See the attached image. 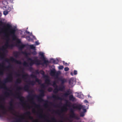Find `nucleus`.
Here are the masks:
<instances>
[{
	"instance_id": "nucleus-1",
	"label": "nucleus",
	"mask_w": 122,
	"mask_h": 122,
	"mask_svg": "<svg viewBox=\"0 0 122 122\" xmlns=\"http://www.w3.org/2000/svg\"><path fill=\"white\" fill-rule=\"evenodd\" d=\"M40 93L38 95L35 94H32L29 95L27 97L28 99L31 100L32 103L35 105L36 107L38 108L40 107V105L36 104L34 101V98L35 97L36 98L39 102H44L46 103L44 104L45 106L47 107L48 106L47 103L48 101L47 100H45L42 99V97L45 96L44 94V91L43 89H41L40 91Z\"/></svg>"
},
{
	"instance_id": "nucleus-2",
	"label": "nucleus",
	"mask_w": 122,
	"mask_h": 122,
	"mask_svg": "<svg viewBox=\"0 0 122 122\" xmlns=\"http://www.w3.org/2000/svg\"><path fill=\"white\" fill-rule=\"evenodd\" d=\"M39 56H41V57H40V59H42L43 61H44L43 63H41V60H39L37 59V57H35V60H33L31 58L28 57L27 58V60L28 61H30V62L29 63V65L30 66H32L34 64H35L37 65H47L48 64L51 62V61H49L48 60H46L45 58L44 53L42 52H39Z\"/></svg>"
},
{
	"instance_id": "nucleus-3",
	"label": "nucleus",
	"mask_w": 122,
	"mask_h": 122,
	"mask_svg": "<svg viewBox=\"0 0 122 122\" xmlns=\"http://www.w3.org/2000/svg\"><path fill=\"white\" fill-rule=\"evenodd\" d=\"M16 91L18 92L16 93L15 95L14 96L15 97H17V98L19 99L20 102L22 103L24 105L25 104V101L24 97L21 96V92L20 90H23L26 91H28L29 89V86L28 85H25L24 87L18 86H16Z\"/></svg>"
},
{
	"instance_id": "nucleus-4",
	"label": "nucleus",
	"mask_w": 122,
	"mask_h": 122,
	"mask_svg": "<svg viewBox=\"0 0 122 122\" xmlns=\"http://www.w3.org/2000/svg\"><path fill=\"white\" fill-rule=\"evenodd\" d=\"M13 80V77L11 73L9 74L8 76L5 79L3 82L0 81V83L2 84V85H0V88H3L7 91H9L10 93H11V91L6 86L5 83L8 82H11Z\"/></svg>"
},
{
	"instance_id": "nucleus-5",
	"label": "nucleus",
	"mask_w": 122,
	"mask_h": 122,
	"mask_svg": "<svg viewBox=\"0 0 122 122\" xmlns=\"http://www.w3.org/2000/svg\"><path fill=\"white\" fill-rule=\"evenodd\" d=\"M6 27L10 29L9 31L10 35L11 36L13 40L15 41L16 38V36L15 35L16 30L15 28H11L12 26L11 25L7 24L6 25Z\"/></svg>"
},
{
	"instance_id": "nucleus-6",
	"label": "nucleus",
	"mask_w": 122,
	"mask_h": 122,
	"mask_svg": "<svg viewBox=\"0 0 122 122\" xmlns=\"http://www.w3.org/2000/svg\"><path fill=\"white\" fill-rule=\"evenodd\" d=\"M10 60L17 64H19L20 65H21L22 64V62L20 61L14 59L13 57H11L10 59V60L8 58H6L5 60V61L7 62H9Z\"/></svg>"
},
{
	"instance_id": "nucleus-7",
	"label": "nucleus",
	"mask_w": 122,
	"mask_h": 122,
	"mask_svg": "<svg viewBox=\"0 0 122 122\" xmlns=\"http://www.w3.org/2000/svg\"><path fill=\"white\" fill-rule=\"evenodd\" d=\"M14 46L13 44L9 45L8 42H6V44L4 46H2L1 48H0V51L1 50L3 51H4L8 48H12Z\"/></svg>"
},
{
	"instance_id": "nucleus-8",
	"label": "nucleus",
	"mask_w": 122,
	"mask_h": 122,
	"mask_svg": "<svg viewBox=\"0 0 122 122\" xmlns=\"http://www.w3.org/2000/svg\"><path fill=\"white\" fill-rule=\"evenodd\" d=\"M71 106L73 108L79 110H80L81 109H82L83 111V112L84 113L86 112V109L84 108V106H81V105H76V106H74V105L73 104Z\"/></svg>"
},
{
	"instance_id": "nucleus-9",
	"label": "nucleus",
	"mask_w": 122,
	"mask_h": 122,
	"mask_svg": "<svg viewBox=\"0 0 122 122\" xmlns=\"http://www.w3.org/2000/svg\"><path fill=\"white\" fill-rule=\"evenodd\" d=\"M50 74L51 76H55L56 77H57L59 74V73L56 72L55 69L51 70Z\"/></svg>"
},
{
	"instance_id": "nucleus-10",
	"label": "nucleus",
	"mask_w": 122,
	"mask_h": 122,
	"mask_svg": "<svg viewBox=\"0 0 122 122\" xmlns=\"http://www.w3.org/2000/svg\"><path fill=\"white\" fill-rule=\"evenodd\" d=\"M9 110L10 111H11V113L12 114L16 117H19V116L17 115V112L14 109V106L10 107L9 108Z\"/></svg>"
},
{
	"instance_id": "nucleus-11",
	"label": "nucleus",
	"mask_w": 122,
	"mask_h": 122,
	"mask_svg": "<svg viewBox=\"0 0 122 122\" xmlns=\"http://www.w3.org/2000/svg\"><path fill=\"white\" fill-rule=\"evenodd\" d=\"M51 98H52L55 100H62L63 99L61 97H59L58 95H53L51 97H47L48 99H50Z\"/></svg>"
},
{
	"instance_id": "nucleus-12",
	"label": "nucleus",
	"mask_w": 122,
	"mask_h": 122,
	"mask_svg": "<svg viewBox=\"0 0 122 122\" xmlns=\"http://www.w3.org/2000/svg\"><path fill=\"white\" fill-rule=\"evenodd\" d=\"M30 76L32 78H35L36 81L38 82L39 84H40L41 83V81L37 78V76L36 75L32 74L30 75Z\"/></svg>"
},
{
	"instance_id": "nucleus-13",
	"label": "nucleus",
	"mask_w": 122,
	"mask_h": 122,
	"mask_svg": "<svg viewBox=\"0 0 122 122\" xmlns=\"http://www.w3.org/2000/svg\"><path fill=\"white\" fill-rule=\"evenodd\" d=\"M44 77L46 78L45 80V83L48 85H51V81L48 78V76L47 75H45Z\"/></svg>"
},
{
	"instance_id": "nucleus-14",
	"label": "nucleus",
	"mask_w": 122,
	"mask_h": 122,
	"mask_svg": "<svg viewBox=\"0 0 122 122\" xmlns=\"http://www.w3.org/2000/svg\"><path fill=\"white\" fill-rule=\"evenodd\" d=\"M32 112L33 113H36V112L35 109H33L32 110ZM37 115H38L39 117L40 118H42L43 117V116L45 117H46V116L45 115H43L42 114H39L37 112H36Z\"/></svg>"
},
{
	"instance_id": "nucleus-15",
	"label": "nucleus",
	"mask_w": 122,
	"mask_h": 122,
	"mask_svg": "<svg viewBox=\"0 0 122 122\" xmlns=\"http://www.w3.org/2000/svg\"><path fill=\"white\" fill-rule=\"evenodd\" d=\"M70 117L72 118H75L77 120L79 119V117L77 116L75 114V113H71L70 115Z\"/></svg>"
},
{
	"instance_id": "nucleus-16",
	"label": "nucleus",
	"mask_w": 122,
	"mask_h": 122,
	"mask_svg": "<svg viewBox=\"0 0 122 122\" xmlns=\"http://www.w3.org/2000/svg\"><path fill=\"white\" fill-rule=\"evenodd\" d=\"M0 107L2 108L3 110L2 111V113L4 114H6L7 111L5 109L4 106L2 105L0 106Z\"/></svg>"
},
{
	"instance_id": "nucleus-17",
	"label": "nucleus",
	"mask_w": 122,
	"mask_h": 122,
	"mask_svg": "<svg viewBox=\"0 0 122 122\" xmlns=\"http://www.w3.org/2000/svg\"><path fill=\"white\" fill-rule=\"evenodd\" d=\"M71 91L69 90H68L66 93L63 94L62 96H63L65 97H67L69 95L71 94Z\"/></svg>"
},
{
	"instance_id": "nucleus-18",
	"label": "nucleus",
	"mask_w": 122,
	"mask_h": 122,
	"mask_svg": "<svg viewBox=\"0 0 122 122\" xmlns=\"http://www.w3.org/2000/svg\"><path fill=\"white\" fill-rule=\"evenodd\" d=\"M69 98L70 100L73 102L76 101V98L73 97L72 95H70L69 96Z\"/></svg>"
},
{
	"instance_id": "nucleus-19",
	"label": "nucleus",
	"mask_w": 122,
	"mask_h": 122,
	"mask_svg": "<svg viewBox=\"0 0 122 122\" xmlns=\"http://www.w3.org/2000/svg\"><path fill=\"white\" fill-rule=\"evenodd\" d=\"M59 81L61 82V85H63L67 81L66 80L65 78H60L59 79Z\"/></svg>"
},
{
	"instance_id": "nucleus-20",
	"label": "nucleus",
	"mask_w": 122,
	"mask_h": 122,
	"mask_svg": "<svg viewBox=\"0 0 122 122\" xmlns=\"http://www.w3.org/2000/svg\"><path fill=\"white\" fill-rule=\"evenodd\" d=\"M24 114L28 116L29 119L32 120L33 119V117L30 116L31 114V113L30 111L27 112L25 113Z\"/></svg>"
},
{
	"instance_id": "nucleus-21",
	"label": "nucleus",
	"mask_w": 122,
	"mask_h": 122,
	"mask_svg": "<svg viewBox=\"0 0 122 122\" xmlns=\"http://www.w3.org/2000/svg\"><path fill=\"white\" fill-rule=\"evenodd\" d=\"M17 46L19 48V49L20 50H22L23 48H24L25 46V45L23 44L22 43H21L20 45H18Z\"/></svg>"
},
{
	"instance_id": "nucleus-22",
	"label": "nucleus",
	"mask_w": 122,
	"mask_h": 122,
	"mask_svg": "<svg viewBox=\"0 0 122 122\" xmlns=\"http://www.w3.org/2000/svg\"><path fill=\"white\" fill-rule=\"evenodd\" d=\"M26 82L28 83L29 85L33 86L35 84V82L33 81H26Z\"/></svg>"
},
{
	"instance_id": "nucleus-23",
	"label": "nucleus",
	"mask_w": 122,
	"mask_h": 122,
	"mask_svg": "<svg viewBox=\"0 0 122 122\" xmlns=\"http://www.w3.org/2000/svg\"><path fill=\"white\" fill-rule=\"evenodd\" d=\"M74 82L73 79V78H71L70 79L69 81V84L71 85H73Z\"/></svg>"
},
{
	"instance_id": "nucleus-24",
	"label": "nucleus",
	"mask_w": 122,
	"mask_h": 122,
	"mask_svg": "<svg viewBox=\"0 0 122 122\" xmlns=\"http://www.w3.org/2000/svg\"><path fill=\"white\" fill-rule=\"evenodd\" d=\"M22 82V80L20 78H18L17 79L15 82V85L20 83Z\"/></svg>"
},
{
	"instance_id": "nucleus-25",
	"label": "nucleus",
	"mask_w": 122,
	"mask_h": 122,
	"mask_svg": "<svg viewBox=\"0 0 122 122\" xmlns=\"http://www.w3.org/2000/svg\"><path fill=\"white\" fill-rule=\"evenodd\" d=\"M65 86L63 85H61V86L59 87L58 89L59 91H62L65 89Z\"/></svg>"
},
{
	"instance_id": "nucleus-26",
	"label": "nucleus",
	"mask_w": 122,
	"mask_h": 122,
	"mask_svg": "<svg viewBox=\"0 0 122 122\" xmlns=\"http://www.w3.org/2000/svg\"><path fill=\"white\" fill-rule=\"evenodd\" d=\"M22 115L20 116V117H21L20 118H19L18 119L16 120L15 122H21L22 121V119H24V118L22 117Z\"/></svg>"
},
{
	"instance_id": "nucleus-27",
	"label": "nucleus",
	"mask_w": 122,
	"mask_h": 122,
	"mask_svg": "<svg viewBox=\"0 0 122 122\" xmlns=\"http://www.w3.org/2000/svg\"><path fill=\"white\" fill-rule=\"evenodd\" d=\"M28 75L27 73H26L25 75H22V78L25 80H26L27 79L26 77H28Z\"/></svg>"
},
{
	"instance_id": "nucleus-28",
	"label": "nucleus",
	"mask_w": 122,
	"mask_h": 122,
	"mask_svg": "<svg viewBox=\"0 0 122 122\" xmlns=\"http://www.w3.org/2000/svg\"><path fill=\"white\" fill-rule=\"evenodd\" d=\"M15 40H16V42L17 44L16 45V46H17L18 45H19V44L20 43H21V41L19 39L17 38V37L16 36V38Z\"/></svg>"
},
{
	"instance_id": "nucleus-29",
	"label": "nucleus",
	"mask_w": 122,
	"mask_h": 122,
	"mask_svg": "<svg viewBox=\"0 0 122 122\" xmlns=\"http://www.w3.org/2000/svg\"><path fill=\"white\" fill-rule=\"evenodd\" d=\"M4 94L5 96L8 97L10 95V93L7 91L5 92L4 93Z\"/></svg>"
},
{
	"instance_id": "nucleus-30",
	"label": "nucleus",
	"mask_w": 122,
	"mask_h": 122,
	"mask_svg": "<svg viewBox=\"0 0 122 122\" xmlns=\"http://www.w3.org/2000/svg\"><path fill=\"white\" fill-rule=\"evenodd\" d=\"M67 110L66 107L64 106L63 107V108L61 109L60 112H62L64 111H67Z\"/></svg>"
},
{
	"instance_id": "nucleus-31",
	"label": "nucleus",
	"mask_w": 122,
	"mask_h": 122,
	"mask_svg": "<svg viewBox=\"0 0 122 122\" xmlns=\"http://www.w3.org/2000/svg\"><path fill=\"white\" fill-rule=\"evenodd\" d=\"M51 61H52L53 63L54 64H57L58 63V62L54 60L53 58H51L50 59Z\"/></svg>"
},
{
	"instance_id": "nucleus-32",
	"label": "nucleus",
	"mask_w": 122,
	"mask_h": 122,
	"mask_svg": "<svg viewBox=\"0 0 122 122\" xmlns=\"http://www.w3.org/2000/svg\"><path fill=\"white\" fill-rule=\"evenodd\" d=\"M23 65L24 66L26 67H28L29 66L28 63L25 61L23 62Z\"/></svg>"
},
{
	"instance_id": "nucleus-33",
	"label": "nucleus",
	"mask_w": 122,
	"mask_h": 122,
	"mask_svg": "<svg viewBox=\"0 0 122 122\" xmlns=\"http://www.w3.org/2000/svg\"><path fill=\"white\" fill-rule=\"evenodd\" d=\"M59 91V90L57 87H56L53 90V92L54 93L56 94L58 93Z\"/></svg>"
},
{
	"instance_id": "nucleus-34",
	"label": "nucleus",
	"mask_w": 122,
	"mask_h": 122,
	"mask_svg": "<svg viewBox=\"0 0 122 122\" xmlns=\"http://www.w3.org/2000/svg\"><path fill=\"white\" fill-rule=\"evenodd\" d=\"M52 85L54 87H57L58 86L56 84V82L55 81H54L53 82V84Z\"/></svg>"
},
{
	"instance_id": "nucleus-35",
	"label": "nucleus",
	"mask_w": 122,
	"mask_h": 122,
	"mask_svg": "<svg viewBox=\"0 0 122 122\" xmlns=\"http://www.w3.org/2000/svg\"><path fill=\"white\" fill-rule=\"evenodd\" d=\"M14 55L16 58H17L19 56V53L16 51L14 53Z\"/></svg>"
},
{
	"instance_id": "nucleus-36",
	"label": "nucleus",
	"mask_w": 122,
	"mask_h": 122,
	"mask_svg": "<svg viewBox=\"0 0 122 122\" xmlns=\"http://www.w3.org/2000/svg\"><path fill=\"white\" fill-rule=\"evenodd\" d=\"M71 104V103L70 102H69L68 101H67L65 105L66 106L69 107L70 104Z\"/></svg>"
},
{
	"instance_id": "nucleus-37",
	"label": "nucleus",
	"mask_w": 122,
	"mask_h": 122,
	"mask_svg": "<svg viewBox=\"0 0 122 122\" xmlns=\"http://www.w3.org/2000/svg\"><path fill=\"white\" fill-rule=\"evenodd\" d=\"M40 73L43 76H44L45 72L43 71L42 70H41L40 71H39V73Z\"/></svg>"
},
{
	"instance_id": "nucleus-38",
	"label": "nucleus",
	"mask_w": 122,
	"mask_h": 122,
	"mask_svg": "<svg viewBox=\"0 0 122 122\" xmlns=\"http://www.w3.org/2000/svg\"><path fill=\"white\" fill-rule=\"evenodd\" d=\"M30 48L32 49H34L35 48V47L33 45H30Z\"/></svg>"
},
{
	"instance_id": "nucleus-39",
	"label": "nucleus",
	"mask_w": 122,
	"mask_h": 122,
	"mask_svg": "<svg viewBox=\"0 0 122 122\" xmlns=\"http://www.w3.org/2000/svg\"><path fill=\"white\" fill-rule=\"evenodd\" d=\"M9 12L7 10L4 11L3 12V14L4 15H6L8 14Z\"/></svg>"
},
{
	"instance_id": "nucleus-40",
	"label": "nucleus",
	"mask_w": 122,
	"mask_h": 122,
	"mask_svg": "<svg viewBox=\"0 0 122 122\" xmlns=\"http://www.w3.org/2000/svg\"><path fill=\"white\" fill-rule=\"evenodd\" d=\"M52 88L51 87H49L47 89L48 91L49 92H51L52 90Z\"/></svg>"
},
{
	"instance_id": "nucleus-41",
	"label": "nucleus",
	"mask_w": 122,
	"mask_h": 122,
	"mask_svg": "<svg viewBox=\"0 0 122 122\" xmlns=\"http://www.w3.org/2000/svg\"><path fill=\"white\" fill-rule=\"evenodd\" d=\"M33 73H36V74H39V71L38 70H36L35 72H33Z\"/></svg>"
},
{
	"instance_id": "nucleus-42",
	"label": "nucleus",
	"mask_w": 122,
	"mask_h": 122,
	"mask_svg": "<svg viewBox=\"0 0 122 122\" xmlns=\"http://www.w3.org/2000/svg\"><path fill=\"white\" fill-rule=\"evenodd\" d=\"M85 115V114L84 112H81L80 113V116L81 117H84Z\"/></svg>"
},
{
	"instance_id": "nucleus-43",
	"label": "nucleus",
	"mask_w": 122,
	"mask_h": 122,
	"mask_svg": "<svg viewBox=\"0 0 122 122\" xmlns=\"http://www.w3.org/2000/svg\"><path fill=\"white\" fill-rule=\"evenodd\" d=\"M0 58L1 59H3L4 58V55L3 54L0 55Z\"/></svg>"
},
{
	"instance_id": "nucleus-44",
	"label": "nucleus",
	"mask_w": 122,
	"mask_h": 122,
	"mask_svg": "<svg viewBox=\"0 0 122 122\" xmlns=\"http://www.w3.org/2000/svg\"><path fill=\"white\" fill-rule=\"evenodd\" d=\"M41 87L43 88H45V85L43 84H41Z\"/></svg>"
},
{
	"instance_id": "nucleus-45",
	"label": "nucleus",
	"mask_w": 122,
	"mask_h": 122,
	"mask_svg": "<svg viewBox=\"0 0 122 122\" xmlns=\"http://www.w3.org/2000/svg\"><path fill=\"white\" fill-rule=\"evenodd\" d=\"M13 102L12 101H11L10 102V107L13 106Z\"/></svg>"
},
{
	"instance_id": "nucleus-46",
	"label": "nucleus",
	"mask_w": 122,
	"mask_h": 122,
	"mask_svg": "<svg viewBox=\"0 0 122 122\" xmlns=\"http://www.w3.org/2000/svg\"><path fill=\"white\" fill-rule=\"evenodd\" d=\"M64 70L65 71H67L69 70V69L68 67H66L64 68Z\"/></svg>"
},
{
	"instance_id": "nucleus-47",
	"label": "nucleus",
	"mask_w": 122,
	"mask_h": 122,
	"mask_svg": "<svg viewBox=\"0 0 122 122\" xmlns=\"http://www.w3.org/2000/svg\"><path fill=\"white\" fill-rule=\"evenodd\" d=\"M32 54L33 55H36L37 54L36 52V51H34L32 52Z\"/></svg>"
},
{
	"instance_id": "nucleus-48",
	"label": "nucleus",
	"mask_w": 122,
	"mask_h": 122,
	"mask_svg": "<svg viewBox=\"0 0 122 122\" xmlns=\"http://www.w3.org/2000/svg\"><path fill=\"white\" fill-rule=\"evenodd\" d=\"M63 68V66H60L59 67V69L60 70L62 69Z\"/></svg>"
},
{
	"instance_id": "nucleus-49",
	"label": "nucleus",
	"mask_w": 122,
	"mask_h": 122,
	"mask_svg": "<svg viewBox=\"0 0 122 122\" xmlns=\"http://www.w3.org/2000/svg\"><path fill=\"white\" fill-rule=\"evenodd\" d=\"M51 120L54 121H56V119L54 117H53L51 118Z\"/></svg>"
},
{
	"instance_id": "nucleus-50",
	"label": "nucleus",
	"mask_w": 122,
	"mask_h": 122,
	"mask_svg": "<svg viewBox=\"0 0 122 122\" xmlns=\"http://www.w3.org/2000/svg\"><path fill=\"white\" fill-rule=\"evenodd\" d=\"M4 24V23L1 21H0V25L1 26Z\"/></svg>"
},
{
	"instance_id": "nucleus-51",
	"label": "nucleus",
	"mask_w": 122,
	"mask_h": 122,
	"mask_svg": "<svg viewBox=\"0 0 122 122\" xmlns=\"http://www.w3.org/2000/svg\"><path fill=\"white\" fill-rule=\"evenodd\" d=\"M11 67V65H10L8 66L5 67V68L7 69H8L10 68Z\"/></svg>"
},
{
	"instance_id": "nucleus-52",
	"label": "nucleus",
	"mask_w": 122,
	"mask_h": 122,
	"mask_svg": "<svg viewBox=\"0 0 122 122\" xmlns=\"http://www.w3.org/2000/svg\"><path fill=\"white\" fill-rule=\"evenodd\" d=\"M55 112L56 113L58 114L59 115L60 114V111L59 110H58L56 111Z\"/></svg>"
},
{
	"instance_id": "nucleus-53",
	"label": "nucleus",
	"mask_w": 122,
	"mask_h": 122,
	"mask_svg": "<svg viewBox=\"0 0 122 122\" xmlns=\"http://www.w3.org/2000/svg\"><path fill=\"white\" fill-rule=\"evenodd\" d=\"M70 112H71V113H75L74 111L72 109H71Z\"/></svg>"
},
{
	"instance_id": "nucleus-54",
	"label": "nucleus",
	"mask_w": 122,
	"mask_h": 122,
	"mask_svg": "<svg viewBox=\"0 0 122 122\" xmlns=\"http://www.w3.org/2000/svg\"><path fill=\"white\" fill-rule=\"evenodd\" d=\"M74 75H76L77 74V71L76 70H74Z\"/></svg>"
},
{
	"instance_id": "nucleus-55",
	"label": "nucleus",
	"mask_w": 122,
	"mask_h": 122,
	"mask_svg": "<svg viewBox=\"0 0 122 122\" xmlns=\"http://www.w3.org/2000/svg\"><path fill=\"white\" fill-rule=\"evenodd\" d=\"M2 66H1V64L0 63V66H2V67H4V63L2 62Z\"/></svg>"
},
{
	"instance_id": "nucleus-56",
	"label": "nucleus",
	"mask_w": 122,
	"mask_h": 122,
	"mask_svg": "<svg viewBox=\"0 0 122 122\" xmlns=\"http://www.w3.org/2000/svg\"><path fill=\"white\" fill-rule=\"evenodd\" d=\"M35 43L36 45H38L39 44V43L38 42V41H36Z\"/></svg>"
},
{
	"instance_id": "nucleus-57",
	"label": "nucleus",
	"mask_w": 122,
	"mask_h": 122,
	"mask_svg": "<svg viewBox=\"0 0 122 122\" xmlns=\"http://www.w3.org/2000/svg\"><path fill=\"white\" fill-rule=\"evenodd\" d=\"M16 75L18 76H20L21 75V74H16Z\"/></svg>"
},
{
	"instance_id": "nucleus-58",
	"label": "nucleus",
	"mask_w": 122,
	"mask_h": 122,
	"mask_svg": "<svg viewBox=\"0 0 122 122\" xmlns=\"http://www.w3.org/2000/svg\"><path fill=\"white\" fill-rule=\"evenodd\" d=\"M46 121L47 122H51V121L49 120L46 119Z\"/></svg>"
},
{
	"instance_id": "nucleus-59",
	"label": "nucleus",
	"mask_w": 122,
	"mask_h": 122,
	"mask_svg": "<svg viewBox=\"0 0 122 122\" xmlns=\"http://www.w3.org/2000/svg\"><path fill=\"white\" fill-rule=\"evenodd\" d=\"M26 33L28 34H29L30 33V32L29 31H26Z\"/></svg>"
},
{
	"instance_id": "nucleus-60",
	"label": "nucleus",
	"mask_w": 122,
	"mask_h": 122,
	"mask_svg": "<svg viewBox=\"0 0 122 122\" xmlns=\"http://www.w3.org/2000/svg\"><path fill=\"white\" fill-rule=\"evenodd\" d=\"M80 95H79V94H78V97H79V98H81V97H80Z\"/></svg>"
},
{
	"instance_id": "nucleus-61",
	"label": "nucleus",
	"mask_w": 122,
	"mask_h": 122,
	"mask_svg": "<svg viewBox=\"0 0 122 122\" xmlns=\"http://www.w3.org/2000/svg\"><path fill=\"white\" fill-rule=\"evenodd\" d=\"M71 75H72V76H73V73L72 72H71Z\"/></svg>"
},
{
	"instance_id": "nucleus-62",
	"label": "nucleus",
	"mask_w": 122,
	"mask_h": 122,
	"mask_svg": "<svg viewBox=\"0 0 122 122\" xmlns=\"http://www.w3.org/2000/svg\"><path fill=\"white\" fill-rule=\"evenodd\" d=\"M65 63V62H64V63H63V64H64L65 65H66V64H67V63H65V64L64 63Z\"/></svg>"
},
{
	"instance_id": "nucleus-63",
	"label": "nucleus",
	"mask_w": 122,
	"mask_h": 122,
	"mask_svg": "<svg viewBox=\"0 0 122 122\" xmlns=\"http://www.w3.org/2000/svg\"><path fill=\"white\" fill-rule=\"evenodd\" d=\"M22 73H23V74H24L25 73V72H24V70H22Z\"/></svg>"
},
{
	"instance_id": "nucleus-64",
	"label": "nucleus",
	"mask_w": 122,
	"mask_h": 122,
	"mask_svg": "<svg viewBox=\"0 0 122 122\" xmlns=\"http://www.w3.org/2000/svg\"><path fill=\"white\" fill-rule=\"evenodd\" d=\"M85 102H87V101L86 100H85Z\"/></svg>"
}]
</instances>
